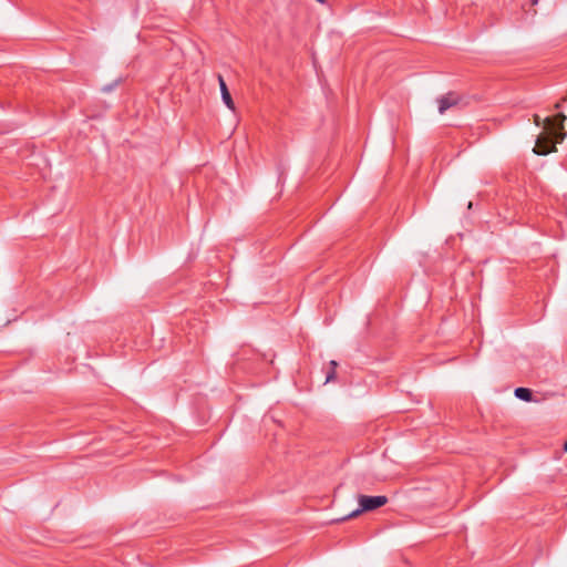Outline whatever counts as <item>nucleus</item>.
Instances as JSON below:
<instances>
[{"mask_svg": "<svg viewBox=\"0 0 567 567\" xmlns=\"http://www.w3.org/2000/svg\"><path fill=\"white\" fill-rule=\"evenodd\" d=\"M514 393H515L516 398H518L519 400H523L525 402H530L533 399V393L527 388H517V389H515Z\"/></svg>", "mask_w": 567, "mask_h": 567, "instance_id": "6", "label": "nucleus"}, {"mask_svg": "<svg viewBox=\"0 0 567 567\" xmlns=\"http://www.w3.org/2000/svg\"><path fill=\"white\" fill-rule=\"evenodd\" d=\"M533 121H534V124H535L536 126H540L542 124H544V125H545V120H544V121H542V118H540V116H539L538 114H535V115L533 116Z\"/></svg>", "mask_w": 567, "mask_h": 567, "instance_id": "7", "label": "nucleus"}, {"mask_svg": "<svg viewBox=\"0 0 567 567\" xmlns=\"http://www.w3.org/2000/svg\"><path fill=\"white\" fill-rule=\"evenodd\" d=\"M539 2V0H532V4L535 6Z\"/></svg>", "mask_w": 567, "mask_h": 567, "instance_id": "12", "label": "nucleus"}, {"mask_svg": "<svg viewBox=\"0 0 567 567\" xmlns=\"http://www.w3.org/2000/svg\"><path fill=\"white\" fill-rule=\"evenodd\" d=\"M566 100H567V96H566V97H564L561 101L557 102V103L555 104V106H554V107H555L556 110H559V109L561 107V103H563L564 101H566Z\"/></svg>", "mask_w": 567, "mask_h": 567, "instance_id": "9", "label": "nucleus"}, {"mask_svg": "<svg viewBox=\"0 0 567 567\" xmlns=\"http://www.w3.org/2000/svg\"><path fill=\"white\" fill-rule=\"evenodd\" d=\"M564 451L567 452V441L564 444Z\"/></svg>", "mask_w": 567, "mask_h": 567, "instance_id": "13", "label": "nucleus"}, {"mask_svg": "<svg viewBox=\"0 0 567 567\" xmlns=\"http://www.w3.org/2000/svg\"><path fill=\"white\" fill-rule=\"evenodd\" d=\"M334 378H336V371L331 369V371H329L327 373L326 383L332 381Z\"/></svg>", "mask_w": 567, "mask_h": 567, "instance_id": "8", "label": "nucleus"}, {"mask_svg": "<svg viewBox=\"0 0 567 567\" xmlns=\"http://www.w3.org/2000/svg\"><path fill=\"white\" fill-rule=\"evenodd\" d=\"M317 1L322 3V4L327 2V0H317Z\"/></svg>", "mask_w": 567, "mask_h": 567, "instance_id": "14", "label": "nucleus"}, {"mask_svg": "<svg viewBox=\"0 0 567 567\" xmlns=\"http://www.w3.org/2000/svg\"><path fill=\"white\" fill-rule=\"evenodd\" d=\"M218 82H219V87H220V92H221L223 102L226 104V106L229 110H234L235 109L234 101H233L231 95H230V93L228 91L226 82L224 81V78L221 75H218Z\"/></svg>", "mask_w": 567, "mask_h": 567, "instance_id": "4", "label": "nucleus"}, {"mask_svg": "<svg viewBox=\"0 0 567 567\" xmlns=\"http://www.w3.org/2000/svg\"><path fill=\"white\" fill-rule=\"evenodd\" d=\"M358 502H359V508L351 512L349 515L338 519V522H343L349 518H354L358 515H360L362 512H371L377 508H380L388 503V497L384 495H377V496L359 495Z\"/></svg>", "mask_w": 567, "mask_h": 567, "instance_id": "2", "label": "nucleus"}, {"mask_svg": "<svg viewBox=\"0 0 567 567\" xmlns=\"http://www.w3.org/2000/svg\"><path fill=\"white\" fill-rule=\"evenodd\" d=\"M554 123L555 133H563L564 131V121L566 120V115L564 113H558L555 117H550Z\"/></svg>", "mask_w": 567, "mask_h": 567, "instance_id": "5", "label": "nucleus"}, {"mask_svg": "<svg viewBox=\"0 0 567 567\" xmlns=\"http://www.w3.org/2000/svg\"><path fill=\"white\" fill-rule=\"evenodd\" d=\"M114 85H107L103 87V92H110Z\"/></svg>", "mask_w": 567, "mask_h": 567, "instance_id": "11", "label": "nucleus"}, {"mask_svg": "<svg viewBox=\"0 0 567 567\" xmlns=\"http://www.w3.org/2000/svg\"><path fill=\"white\" fill-rule=\"evenodd\" d=\"M545 130L547 133L537 137L535 147L533 150L537 155H547L551 152H555L556 143L563 142L566 136V132L560 134L555 133L554 123L550 117L545 118Z\"/></svg>", "mask_w": 567, "mask_h": 567, "instance_id": "1", "label": "nucleus"}, {"mask_svg": "<svg viewBox=\"0 0 567 567\" xmlns=\"http://www.w3.org/2000/svg\"><path fill=\"white\" fill-rule=\"evenodd\" d=\"M330 365H331V369L336 371L338 363L334 360H332V361H330Z\"/></svg>", "mask_w": 567, "mask_h": 567, "instance_id": "10", "label": "nucleus"}, {"mask_svg": "<svg viewBox=\"0 0 567 567\" xmlns=\"http://www.w3.org/2000/svg\"><path fill=\"white\" fill-rule=\"evenodd\" d=\"M461 96L455 92H449L437 99L439 112L444 114L452 106L458 105Z\"/></svg>", "mask_w": 567, "mask_h": 567, "instance_id": "3", "label": "nucleus"}]
</instances>
